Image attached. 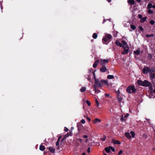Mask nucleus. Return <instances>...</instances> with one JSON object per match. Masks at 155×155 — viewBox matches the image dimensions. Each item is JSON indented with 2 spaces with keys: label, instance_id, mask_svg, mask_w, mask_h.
Masks as SVG:
<instances>
[{
  "label": "nucleus",
  "instance_id": "obj_18",
  "mask_svg": "<svg viewBox=\"0 0 155 155\" xmlns=\"http://www.w3.org/2000/svg\"><path fill=\"white\" fill-rule=\"evenodd\" d=\"M45 147L43 145H41L40 146L39 149L41 151L44 150L45 149Z\"/></svg>",
  "mask_w": 155,
  "mask_h": 155
},
{
  "label": "nucleus",
  "instance_id": "obj_36",
  "mask_svg": "<svg viewBox=\"0 0 155 155\" xmlns=\"http://www.w3.org/2000/svg\"><path fill=\"white\" fill-rule=\"evenodd\" d=\"M81 122L82 124H84L85 122V121L84 119H83L81 121Z\"/></svg>",
  "mask_w": 155,
  "mask_h": 155
},
{
  "label": "nucleus",
  "instance_id": "obj_23",
  "mask_svg": "<svg viewBox=\"0 0 155 155\" xmlns=\"http://www.w3.org/2000/svg\"><path fill=\"white\" fill-rule=\"evenodd\" d=\"M71 132L68 133L66 135L64 136V139H65L66 137L71 135Z\"/></svg>",
  "mask_w": 155,
  "mask_h": 155
},
{
  "label": "nucleus",
  "instance_id": "obj_34",
  "mask_svg": "<svg viewBox=\"0 0 155 155\" xmlns=\"http://www.w3.org/2000/svg\"><path fill=\"white\" fill-rule=\"evenodd\" d=\"M109 147L110 148V150L111 149L112 151L114 152L115 151V149L114 148L112 147Z\"/></svg>",
  "mask_w": 155,
  "mask_h": 155
},
{
  "label": "nucleus",
  "instance_id": "obj_51",
  "mask_svg": "<svg viewBox=\"0 0 155 155\" xmlns=\"http://www.w3.org/2000/svg\"><path fill=\"white\" fill-rule=\"evenodd\" d=\"M107 1L109 2H111V0H107Z\"/></svg>",
  "mask_w": 155,
  "mask_h": 155
},
{
  "label": "nucleus",
  "instance_id": "obj_48",
  "mask_svg": "<svg viewBox=\"0 0 155 155\" xmlns=\"http://www.w3.org/2000/svg\"><path fill=\"white\" fill-rule=\"evenodd\" d=\"M87 119L89 120V121H90L91 120V119L89 118L88 117H86Z\"/></svg>",
  "mask_w": 155,
  "mask_h": 155
},
{
  "label": "nucleus",
  "instance_id": "obj_26",
  "mask_svg": "<svg viewBox=\"0 0 155 155\" xmlns=\"http://www.w3.org/2000/svg\"><path fill=\"white\" fill-rule=\"evenodd\" d=\"M97 37V35L96 33H94L92 35V37L94 39H96Z\"/></svg>",
  "mask_w": 155,
  "mask_h": 155
},
{
  "label": "nucleus",
  "instance_id": "obj_47",
  "mask_svg": "<svg viewBox=\"0 0 155 155\" xmlns=\"http://www.w3.org/2000/svg\"><path fill=\"white\" fill-rule=\"evenodd\" d=\"M83 137L85 138H87L88 137V136L86 135H84L83 136Z\"/></svg>",
  "mask_w": 155,
  "mask_h": 155
},
{
  "label": "nucleus",
  "instance_id": "obj_52",
  "mask_svg": "<svg viewBox=\"0 0 155 155\" xmlns=\"http://www.w3.org/2000/svg\"><path fill=\"white\" fill-rule=\"evenodd\" d=\"M0 7H1V9L2 10V5H0Z\"/></svg>",
  "mask_w": 155,
  "mask_h": 155
},
{
  "label": "nucleus",
  "instance_id": "obj_44",
  "mask_svg": "<svg viewBox=\"0 0 155 155\" xmlns=\"http://www.w3.org/2000/svg\"><path fill=\"white\" fill-rule=\"evenodd\" d=\"M148 57L150 58V59H151L152 57V55L151 54H149Z\"/></svg>",
  "mask_w": 155,
  "mask_h": 155
},
{
  "label": "nucleus",
  "instance_id": "obj_20",
  "mask_svg": "<svg viewBox=\"0 0 155 155\" xmlns=\"http://www.w3.org/2000/svg\"><path fill=\"white\" fill-rule=\"evenodd\" d=\"M61 137L60 136L58 138V140L56 142V145L57 146H58L59 145V142L60 141V139L61 138Z\"/></svg>",
  "mask_w": 155,
  "mask_h": 155
},
{
  "label": "nucleus",
  "instance_id": "obj_57",
  "mask_svg": "<svg viewBox=\"0 0 155 155\" xmlns=\"http://www.w3.org/2000/svg\"><path fill=\"white\" fill-rule=\"evenodd\" d=\"M104 155H107L106 154V153H104Z\"/></svg>",
  "mask_w": 155,
  "mask_h": 155
},
{
  "label": "nucleus",
  "instance_id": "obj_37",
  "mask_svg": "<svg viewBox=\"0 0 155 155\" xmlns=\"http://www.w3.org/2000/svg\"><path fill=\"white\" fill-rule=\"evenodd\" d=\"M129 114H127L126 115H124V118L126 119H126L129 116Z\"/></svg>",
  "mask_w": 155,
  "mask_h": 155
},
{
  "label": "nucleus",
  "instance_id": "obj_45",
  "mask_svg": "<svg viewBox=\"0 0 155 155\" xmlns=\"http://www.w3.org/2000/svg\"><path fill=\"white\" fill-rule=\"evenodd\" d=\"M91 149L90 148H88L87 150V151L88 153H89L90 152Z\"/></svg>",
  "mask_w": 155,
  "mask_h": 155
},
{
  "label": "nucleus",
  "instance_id": "obj_55",
  "mask_svg": "<svg viewBox=\"0 0 155 155\" xmlns=\"http://www.w3.org/2000/svg\"><path fill=\"white\" fill-rule=\"evenodd\" d=\"M153 93H155V89H154L153 90Z\"/></svg>",
  "mask_w": 155,
  "mask_h": 155
},
{
  "label": "nucleus",
  "instance_id": "obj_14",
  "mask_svg": "<svg viewBox=\"0 0 155 155\" xmlns=\"http://www.w3.org/2000/svg\"><path fill=\"white\" fill-rule=\"evenodd\" d=\"M112 142L114 144H120V143L119 141L115 140L113 139L112 140Z\"/></svg>",
  "mask_w": 155,
  "mask_h": 155
},
{
  "label": "nucleus",
  "instance_id": "obj_24",
  "mask_svg": "<svg viewBox=\"0 0 155 155\" xmlns=\"http://www.w3.org/2000/svg\"><path fill=\"white\" fill-rule=\"evenodd\" d=\"M107 78L108 79H112L114 78V76L113 75H109L107 76Z\"/></svg>",
  "mask_w": 155,
  "mask_h": 155
},
{
  "label": "nucleus",
  "instance_id": "obj_17",
  "mask_svg": "<svg viewBox=\"0 0 155 155\" xmlns=\"http://www.w3.org/2000/svg\"><path fill=\"white\" fill-rule=\"evenodd\" d=\"M86 90V88L84 87H82L80 89L81 92H82L85 91Z\"/></svg>",
  "mask_w": 155,
  "mask_h": 155
},
{
  "label": "nucleus",
  "instance_id": "obj_38",
  "mask_svg": "<svg viewBox=\"0 0 155 155\" xmlns=\"http://www.w3.org/2000/svg\"><path fill=\"white\" fill-rule=\"evenodd\" d=\"M154 21L153 20H151L150 21V23L151 25H153L154 24Z\"/></svg>",
  "mask_w": 155,
  "mask_h": 155
},
{
  "label": "nucleus",
  "instance_id": "obj_7",
  "mask_svg": "<svg viewBox=\"0 0 155 155\" xmlns=\"http://www.w3.org/2000/svg\"><path fill=\"white\" fill-rule=\"evenodd\" d=\"M153 69H150L148 67L145 66L143 69L142 71L144 74H147L148 72L150 73V71H152Z\"/></svg>",
  "mask_w": 155,
  "mask_h": 155
},
{
  "label": "nucleus",
  "instance_id": "obj_12",
  "mask_svg": "<svg viewBox=\"0 0 155 155\" xmlns=\"http://www.w3.org/2000/svg\"><path fill=\"white\" fill-rule=\"evenodd\" d=\"M115 44L117 46L120 47H122L123 46V44H121L119 41H116L115 42Z\"/></svg>",
  "mask_w": 155,
  "mask_h": 155
},
{
  "label": "nucleus",
  "instance_id": "obj_56",
  "mask_svg": "<svg viewBox=\"0 0 155 155\" xmlns=\"http://www.w3.org/2000/svg\"><path fill=\"white\" fill-rule=\"evenodd\" d=\"M88 141V139H86L85 140L86 142H87Z\"/></svg>",
  "mask_w": 155,
  "mask_h": 155
},
{
  "label": "nucleus",
  "instance_id": "obj_6",
  "mask_svg": "<svg viewBox=\"0 0 155 155\" xmlns=\"http://www.w3.org/2000/svg\"><path fill=\"white\" fill-rule=\"evenodd\" d=\"M143 86L149 87L150 88L152 87V85L151 83L147 80H145L143 81Z\"/></svg>",
  "mask_w": 155,
  "mask_h": 155
},
{
  "label": "nucleus",
  "instance_id": "obj_9",
  "mask_svg": "<svg viewBox=\"0 0 155 155\" xmlns=\"http://www.w3.org/2000/svg\"><path fill=\"white\" fill-rule=\"evenodd\" d=\"M103 67L100 68V70L101 72H104L107 71V69L104 65H102Z\"/></svg>",
  "mask_w": 155,
  "mask_h": 155
},
{
  "label": "nucleus",
  "instance_id": "obj_28",
  "mask_svg": "<svg viewBox=\"0 0 155 155\" xmlns=\"http://www.w3.org/2000/svg\"><path fill=\"white\" fill-rule=\"evenodd\" d=\"M152 5L151 3H149L147 5V8L150 9L152 8Z\"/></svg>",
  "mask_w": 155,
  "mask_h": 155
},
{
  "label": "nucleus",
  "instance_id": "obj_31",
  "mask_svg": "<svg viewBox=\"0 0 155 155\" xmlns=\"http://www.w3.org/2000/svg\"><path fill=\"white\" fill-rule=\"evenodd\" d=\"M106 137L105 136H104L103 138L101 139V140L102 141H104L106 139Z\"/></svg>",
  "mask_w": 155,
  "mask_h": 155
},
{
  "label": "nucleus",
  "instance_id": "obj_27",
  "mask_svg": "<svg viewBox=\"0 0 155 155\" xmlns=\"http://www.w3.org/2000/svg\"><path fill=\"white\" fill-rule=\"evenodd\" d=\"M154 36L153 34H151L150 35H146V36L147 38H148L150 37H153Z\"/></svg>",
  "mask_w": 155,
  "mask_h": 155
},
{
  "label": "nucleus",
  "instance_id": "obj_30",
  "mask_svg": "<svg viewBox=\"0 0 155 155\" xmlns=\"http://www.w3.org/2000/svg\"><path fill=\"white\" fill-rule=\"evenodd\" d=\"M130 27L133 30H135L136 28L135 26L134 25H131Z\"/></svg>",
  "mask_w": 155,
  "mask_h": 155
},
{
  "label": "nucleus",
  "instance_id": "obj_4",
  "mask_svg": "<svg viewBox=\"0 0 155 155\" xmlns=\"http://www.w3.org/2000/svg\"><path fill=\"white\" fill-rule=\"evenodd\" d=\"M112 37V36L110 34L107 35L102 39V42L104 44H107L110 41V39Z\"/></svg>",
  "mask_w": 155,
  "mask_h": 155
},
{
  "label": "nucleus",
  "instance_id": "obj_46",
  "mask_svg": "<svg viewBox=\"0 0 155 155\" xmlns=\"http://www.w3.org/2000/svg\"><path fill=\"white\" fill-rule=\"evenodd\" d=\"M105 97H109V94H105Z\"/></svg>",
  "mask_w": 155,
  "mask_h": 155
},
{
  "label": "nucleus",
  "instance_id": "obj_10",
  "mask_svg": "<svg viewBox=\"0 0 155 155\" xmlns=\"http://www.w3.org/2000/svg\"><path fill=\"white\" fill-rule=\"evenodd\" d=\"M99 62H100V60H97L96 61H95L93 64V67L94 68H96Z\"/></svg>",
  "mask_w": 155,
  "mask_h": 155
},
{
  "label": "nucleus",
  "instance_id": "obj_50",
  "mask_svg": "<svg viewBox=\"0 0 155 155\" xmlns=\"http://www.w3.org/2000/svg\"><path fill=\"white\" fill-rule=\"evenodd\" d=\"M152 7H153V8H155V5H152Z\"/></svg>",
  "mask_w": 155,
  "mask_h": 155
},
{
  "label": "nucleus",
  "instance_id": "obj_22",
  "mask_svg": "<svg viewBox=\"0 0 155 155\" xmlns=\"http://www.w3.org/2000/svg\"><path fill=\"white\" fill-rule=\"evenodd\" d=\"M105 150L106 151L107 153H109L110 150V148L109 147H106L105 148Z\"/></svg>",
  "mask_w": 155,
  "mask_h": 155
},
{
  "label": "nucleus",
  "instance_id": "obj_42",
  "mask_svg": "<svg viewBox=\"0 0 155 155\" xmlns=\"http://www.w3.org/2000/svg\"><path fill=\"white\" fill-rule=\"evenodd\" d=\"M64 130L65 131L67 132L68 130V129L66 127H65L64 128Z\"/></svg>",
  "mask_w": 155,
  "mask_h": 155
},
{
  "label": "nucleus",
  "instance_id": "obj_41",
  "mask_svg": "<svg viewBox=\"0 0 155 155\" xmlns=\"http://www.w3.org/2000/svg\"><path fill=\"white\" fill-rule=\"evenodd\" d=\"M139 28L141 31H143V28L141 26H140L139 27Z\"/></svg>",
  "mask_w": 155,
  "mask_h": 155
},
{
  "label": "nucleus",
  "instance_id": "obj_11",
  "mask_svg": "<svg viewBox=\"0 0 155 155\" xmlns=\"http://www.w3.org/2000/svg\"><path fill=\"white\" fill-rule=\"evenodd\" d=\"M101 121V120L98 118H95L94 120L92 121L93 123L94 124H96L97 123H99Z\"/></svg>",
  "mask_w": 155,
  "mask_h": 155
},
{
  "label": "nucleus",
  "instance_id": "obj_19",
  "mask_svg": "<svg viewBox=\"0 0 155 155\" xmlns=\"http://www.w3.org/2000/svg\"><path fill=\"white\" fill-rule=\"evenodd\" d=\"M134 53L135 54L138 55L140 54V50H138L134 51Z\"/></svg>",
  "mask_w": 155,
  "mask_h": 155
},
{
  "label": "nucleus",
  "instance_id": "obj_40",
  "mask_svg": "<svg viewBox=\"0 0 155 155\" xmlns=\"http://www.w3.org/2000/svg\"><path fill=\"white\" fill-rule=\"evenodd\" d=\"M148 12L149 14L153 13V12L151 10L149 9L148 11Z\"/></svg>",
  "mask_w": 155,
  "mask_h": 155
},
{
  "label": "nucleus",
  "instance_id": "obj_21",
  "mask_svg": "<svg viewBox=\"0 0 155 155\" xmlns=\"http://www.w3.org/2000/svg\"><path fill=\"white\" fill-rule=\"evenodd\" d=\"M128 2L132 5L134 4L135 3V1L134 0H129Z\"/></svg>",
  "mask_w": 155,
  "mask_h": 155
},
{
  "label": "nucleus",
  "instance_id": "obj_1",
  "mask_svg": "<svg viewBox=\"0 0 155 155\" xmlns=\"http://www.w3.org/2000/svg\"><path fill=\"white\" fill-rule=\"evenodd\" d=\"M95 79V84L93 86V90L96 94H98L101 92V91L98 89V87H103L104 85H108V83L107 80H102L100 81L98 79H97L94 76Z\"/></svg>",
  "mask_w": 155,
  "mask_h": 155
},
{
  "label": "nucleus",
  "instance_id": "obj_33",
  "mask_svg": "<svg viewBox=\"0 0 155 155\" xmlns=\"http://www.w3.org/2000/svg\"><path fill=\"white\" fill-rule=\"evenodd\" d=\"M120 119L122 121H124L126 120V119L124 118L123 116H122L121 117Z\"/></svg>",
  "mask_w": 155,
  "mask_h": 155
},
{
  "label": "nucleus",
  "instance_id": "obj_49",
  "mask_svg": "<svg viewBox=\"0 0 155 155\" xmlns=\"http://www.w3.org/2000/svg\"><path fill=\"white\" fill-rule=\"evenodd\" d=\"M78 140L81 142H82V140L81 139H79Z\"/></svg>",
  "mask_w": 155,
  "mask_h": 155
},
{
  "label": "nucleus",
  "instance_id": "obj_5",
  "mask_svg": "<svg viewBox=\"0 0 155 155\" xmlns=\"http://www.w3.org/2000/svg\"><path fill=\"white\" fill-rule=\"evenodd\" d=\"M126 91L129 94L131 93H134L136 91V89L135 88L134 85H131L127 87Z\"/></svg>",
  "mask_w": 155,
  "mask_h": 155
},
{
  "label": "nucleus",
  "instance_id": "obj_16",
  "mask_svg": "<svg viewBox=\"0 0 155 155\" xmlns=\"http://www.w3.org/2000/svg\"><path fill=\"white\" fill-rule=\"evenodd\" d=\"M125 136L129 139H130L131 137L130 134L128 133H125Z\"/></svg>",
  "mask_w": 155,
  "mask_h": 155
},
{
  "label": "nucleus",
  "instance_id": "obj_8",
  "mask_svg": "<svg viewBox=\"0 0 155 155\" xmlns=\"http://www.w3.org/2000/svg\"><path fill=\"white\" fill-rule=\"evenodd\" d=\"M100 61V64L102 65H104L105 64L108 63L109 62L108 59H101Z\"/></svg>",
  "mask_w": 155,
  "mask_h": 155
},
{
  "label": "nucleus",
  "instance_id": "obj_54",
  "mask_svg": "<svg viewBox=\"0 0 155 155\" xmlns=\"http://www.w3.org/2000/svg\"><path fill=\"white\" fill-rule=\"evenodd\" d=\"M137 2H139L141 0H136Z\"/></svg>",
  "mask_w": 155,
  "mask_h": 155
},
{
  "label": "nucleus",
  "instance_id": "obj_15",
  "mask_svg": "<svg viewBox=\"0 0 155 155\" xmlns=\"http://www.w3.org/2000/svg\"><path fill=\"white\" fill-rule=\"evenodd\" d=\"M48 149L49 150V151L51 153H54L55 151V149L53 147H49Z\"/></svg>",
  "mask_w": 155,
  "mask_h": 155
},
{
  "label": "nucleus",
  "instance_id": "obj_32",
  "mask_svg": "<svg viewBox=\"0 0 155 155\" xmlns=\"http://www.w3.org/2000/svg\"><path fill=\"white\" fill-rule=\"evenodd\" d=\"M86 103L87 104V105L89 106H90V105H91V103H90V102L89 101L87 100L86 101Z\"/></svg>",
  "mask_w": 155,
  "mask_h": 155
},
{
  "label": "nucleus",
  "instance_id": "obj_13",
  "mask_svg": "<svg viewBox=\"0 0 155 155\" xmlns=\"http://www.w3.org/2000/svg\"><path fill=\"white\" fill-rule=\"evenodd\" d=\"M137 84L140 86H143V81L141 80H138L137 81Z\"/></svg>",
  "mask_w": 155,
  "mask_h": 155
},
{
  "label": "nucleus",
  "instance_id": "obj_25",
  "mask_svg": "<svg viewBox=\"0 0 155 155\" xmlns=\"http://www.w3.org/2000/svg\"><path fill=\"white\" fill-rule=\"evenodd\" d=\"M147 19L146 17H145L143 18H142L140 20V22H143L146 21Z\"/></svg>",
  "mask_w": 155,
  "mask_h": 155
},
{
  "label": "nucleus",
  "instance_id": "obj_3",
  "mask_svg": "<svg viewBox=\"0 0 155 155\" xmlns=\"http://www.w3.org/2000/svg\"><path fill=\"white\" fill-rule=\"evenodd\" d=\"M150 79L153 84H155V69H153L150 72Z\"/></svg>",
  "mask_w": 155,
  "mask_h": 155
},
{
  "label": "nucleus",
  "instance_id": "obj_43",
  "mask_svg": "<svg viewBox=\"0 0 155 155\" xmlns=\"http://www.w3.org/2000/svg\"><path fill=\"white\" fill-rule=\"evenodd\" d=\"M138 17L139 18H141L142 16L141 14H139L138 15Z\"/></svg>",
  "mask_w": 155,
  "mask_h": 155
},
{
  "label": "nucleus",
  "instance_id": "obj_35",
  "mask_svg": "<svg viewBox=\"0 0 155 155\" xmlns=\"http://www.w3.org/2000/svg\"><path fill=\"white\" fill-rule=\"evenodd\" d=\"M123 150H120L119 152H118V155H120V154H121L122 153H123Z\"/></svg>",
  "mask_w": 155,
  "mask_h": 155
},
{
  "label": "nucleus",
  "instance_id": "obj_2",
  "mask_svg": "<svg viewBox=\"0 0 155 155\" xmlns=\"http://www.w3.org/2000/svg\"><path fill=\"white\" fill-rule=\"evenodd\" d=\"M122 43L123 44L122 47L124 48V51L122 52V54H127L129 51V48L128 46L127 43L124 40L122 41Z\"/></svg>",
  "mask_w": 155,
  "mask_h": 155
},
{
  "label": "nucleus",
  "instance_id": "obj_29",
  "mask_svg": "<svg viewBox=\"0 0 155 155\" xmlns=\"http://www.w3.org/2000/svg\"><path fill=\"white\" fill-rule=\"evenodd\" d=\"M130 133L131 134L132 137H134L135 135V134L134 133V132L133 131H131L130 132Z\"/></svg>",
  "mask_w": 155,
  "mask_h": 155
},
{
  "label": "nucleus",
  "instance_id": "obj_53",
  "mask_svg": "<svg viewBox=\"0 0 155 155\" xmlns=\"http://www.w3.org/2000/svg\"><path fill=\"white\" fill-rule=\"evenodd\" d=\"M82 155H85V153H83L82 154Z\"/></svg>",
  "mask_w": 155,
  "mask_h": 155
},
{
  "label": "nucleus",
  "instance_id": "obj_39",
  "mask_svg": "<svg viewBox=\"0 0 155 155\" xmlns=\"http://www.w3.org/2000/svg\"><path fill=\"white\" fill-rule=\"evenodd\" d=\"M95 101H96V104L97 105V106L98 107L99 106V104L98 102L97 101V99H96Z\"/></svg>",
  "mask_w": 155,
  "mask_h": 155
}]
</instances>
